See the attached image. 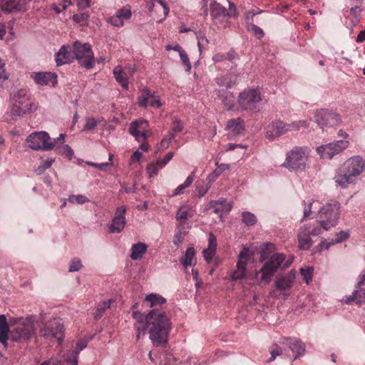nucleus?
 <instances>
[{
  "label": "nucleus",
  "mask_w": 365,
  "mask_h": 365,
  "mask_svg": "<svg viewBox=\"0 0 365 365\" xmlns=\"http://www.w3.org/2000/svg\"><path fill=\"white\" fill-rule=\"evenodd\" d=\"M180 59L182 61V63L186 66L187 71H190L191 68V64L190 62V59L185 53V51H181V53H179Z\"/></svg>",
  "instance_id": "nucleus-55"
},
{
  "label": "nucleus",
  "mask_w": 365,
  "mask_h": 365,
  "mask_svg": "<svg viewBox=\"0 0 365 365\" xmlns=\"http://www.w3.org/2000/svg\"><path fill=\"white\" fill-rule=\"evenodd\" d=\"M145 302L149 303L150 307H153L156 305H160L165 302V299L157 294H150L145 297Z\"/></svg>",
  "instance_id": "nucleus-34"
},
{
  "label": "nucleus",
  "mask_w": 365,
  "mask_h": 365,
  "mask_svg": "<svg viewBox=\"0 0 365 365\" xmlns=\"http://www.w3.org/2000/svg\"><path fill=\"white\" fill-rule=\"evenodd\" d=\"M349 237V233L345 231H341L336 235V239L333 240L331 242L327 244L326 248L328 249L331 245L339 243L346 240Z\"/></svg>",
  "instance_id": "nucleus-43"
},
{
  "label": "nucleus",
  "mask_w": 365,
  "mask_h": 365,
  "mask_svg": "<svg viewBox=\"0 0 365 365\" xmlns=\"http://www.w3.org/2000/svg\"><path fill=\"white\" fill-rule=\"evenodd\" d=\"M83 265L81 261L79 259H73L71 260L69 265V272H78L82 268Z\"/></svg>",
  "instance_id": "nucleus-49"
},
{
  "label": "nucleus",
  "mask_w": 365,
  "mask_h": 365,
  "mask_svg": "<svg viewBox=\"0 0 365 365\" xmlns=\"http://www.w3.org/2000/svg\"><path fill=\"white\" fill-rule=\"evenodd\" d=\"M29 148L34 150H51L55 145L51 141L49 135L45 131L31 133L26 139Z\"/></svg>",
  "instance_id": "nucleus-11"
},
{
  "label": "nucleus",
  "mask_w": 365,
  "mask_h": 365,
  "mask_svg": "<svg viewBox=\"0 0 365 365\" xmlns=\"http://www.w3.org/2000/svg\"><path fill=\"white\" fill-rule=\"evenodd\" d=\"M315 202V200H312L308 202H306L305 201L303 202L304 205V210H303V217L301 220L302 222L305 220L307 218L311 217L312 214V207L313 204Z\"/></svg>",
  "instance_id": "nucleus-40"
},
{
  "label": "nucleus",
  "mask_w": 365,
  "mask_h": 365,
  "mask_svg": "<svg viewBox=\"0 0 365 365\" xmlns=\"http://www.w3.org/2000/svg\"><path fill=\"white\" fill-rule=\"evenodd\" d=\"M182 130V125L180 121L178 118H174L173 119L171 128L168 132V134L170 135V138H175L176 134L180 132Z\"/></svg>",
  "instance_id": "nucleus-37"
},
{
  "label": "nucleus",
  "mask_w": 365,
  "mask_h": 365,
  "mask_svg": "<svg viewBox=\"0 0 365 365\" xmlns=\"http://www.w3.org/2000/svg\"><path fill=\"white\" fill-rule=\"evenodd\" d=\"M195 210L189 205L181 206L176 213V220L178 221L185 220L195 215Z\"/></svg>",
  "instance_id": "nucleus-30"
},
{
  "label": "nucleus",
  "mask_w": 365,
  "mask_h": 365,
  "mask_svg": "<svg viewBox=\"0 0 365 365\" xmlns=\"http://www.w3.org/2000/svg\"><path fill=\"white\" fill-rule=\"evenodd\" d=\"M9 332V328L0 329V342L4 346H7L8 334Z\"/></svg>",
  "instance_id": "nucleus-57"
},
{
  "label": "nucleus",
  "mask_w": 365,
  "mask_h": 365,
  "mask_svg": "<svg viewBox=\"0 0 365 365\" xmlns=\"http://www.w3.org/2000/svg\"><path fill=\"white\" fill-rule=\"evenodd\" d=\"M36 110V106L30 101L26 89H19L14 93L13 104L11 109L12 115L22 116L26 113Z\"/></svg>",
  "instance_id": "nucleus-6"
},
{
  "label": "nucleus",
  "mask_w": 365,
  "mask_h": 365,
  "mask_svg": "<svg viewBox=\"0 0 365 365\" xmlns=\"http://www.w3.org/2000/svg\"><path fill=\"white\" fill-rule=\"evenodd\" d=\"M284 260L285 255L282 253H275L272 255L260 269L261 281L269 283Z\"/></svg>",
  "instance_id": "nucleus-12"
},
{
  "label": "nucleus",
  "mask_w": 365,
  "mask_h": 365,
  "mask_svg": "<svg viewBox=\"0 0 365 365\" xmlns=\"http://www.w3.org/2000/svg\"><path fill=\"white\" fill-rule=\"evenodd\" d=\"M169 7L163 0H151L149 12L157 23H162L169 13Z\"/></svg>",
  "instance_id": "nucleus-17"
},
{
  "label": "nucleus",
  "mask_w": 365,
  "mask_h": 365,
  "mask_svg": "<svg viewBox=\"0 0 365 365\" xmlns=\"http://www.w3.org/2000/svg\"><path fill=\"white\" fill-rule=\"evenodd\" d=\"M197 38L198 48L200 52L201 53L202 49L206 48V46L209 43V40L204 35H198L197 36Z\"/></svg>",
  "instance_id": "nucleus-48"
},
{
  "label": "nucleus",
  "mask_w": 365,
  "mask_h": 365,
  "mask_svg": "<svg viewBox=\"0 0 365 365\" xmlns=\"http://www.w3.org/2000/svg\"><path fill=\"white\" fill-rule=\"evenodd\" d=\"M321 232L322 229L317 222L307 223L300 227L297 233L299 248L308 250L313 245L312 236H317Z\"/></svg>",
  "instance_id": "nucleus-9"
},
{
  "label": "nucleus",
  "mask_w": 365,
  "mask_h": 365,
  "mask_svg": "<svg viewBox=\"0 0 365 365\" xmlns=\"http://www.w3.org/2000/svg\"><path fill=\"white\" fill-rule=\"evenodd\" d=\"M113 75L116 81L124 88L128 89V81L124 75V71L121 66H117L113 69Z\"/></svg>",
  "instance_id": "nucleus-31"
},
{
  "label": "nucleus",
  "mask_w": 365,
  "mask_h": 365,
  "mask_svg": "<svg viewBox=\"0 0 365 365\" xmlns=\"http://www.w3.org/2000/svg\"><path fill=\"white\" fill-rule=\"evenodd\" d=\"M296 278V272L294 270H291L287 274L279 277L275 281V287L281 290H289L292 287Z\"/></svg>",
  "instance_id": "nucleus-25"
},
{
  "label": "nucleus",
  "mask_w": 365,
  "mask_h": 365,
  "mask_svg": "<svg viewBox=\"0 0 365 365\" xmlns=\"http://www.w3.org/2000/svg\"><path fill=\"white\" fill-rule=\"evenodd\" d=\"M269 353L271 357L267 360V362L274 361L277 356H280L283 354V350L281 346L277 344H274L269 347Z\"/></svg>",
  "instance_id": "nucleus-38"
},
{
  "label": "nucleus",
  "mask_w": 365,
  "mask_h": 365,
  "mask_svg": "<svg viewBox=\"0 0 365 365\" xmlns=\"http://www.w3.org/2000/svg\"><path fill=\"white\" fill-rule=\"evenodd\" d=\"M173 139L174 138H170V135L168 134V135L161 140L160 146L164 149L168 148Z\"/></svg>",
  "instance_id": "nucleus-63"
},
{
  "label": "nucleus",
  "mask_w": 365,
  "mask_h": 365,
  "mask_svg": "<svg viewBox=\"0 0 365 365\" xmlns=\"http://www.w3.org/2000/svg\"><path fill=\"white\" fill-rule=\"evenodd\" d=\"M341 302L347 304L353 302L357 304L365 303V270L361 272L358 277L356 289L351 295L344 297Z\"/></svg>",
  "instance_id": "nucleus-15"
},
{
  "label": "nucleus",
  "mask_w": 365,
  "mask_h": 365,
  "mask_svg": "<svg viewBox=\"0 0 365 365\" xmlns=\"http://www.w3.org/2000/svg\"><path fill=\"white\" fill-rule=\"evenodd\" d=\"M232 207V203L227 202L225 198H220L218 200L211 201L210 203V208H212L213 212L220 216L221 220H222V215L229 212Z\"/></svg>",
  "instance_id": "nucleus-27"
},
{
  "label": "nucleus",
  "mask_w": 365,
  "mask_h": 365,
  "mask_svg": "<svg viewBox=\"0 0 365 365\" xmlns=\"http://www.w3.org/2000/svg\"><path fill=\"white\" fill-rule=\"evenodd\" d=\"M113 302L112 299H108L107 301H104L102 304H100L97 307V312L96 314V317H100L101 314L107 309L110 308L111 304Z\"/></svg>",
  "instance_id": "nucleus-47"
},
{
  "label": "nucleus",
  "mask_w": 365,
  "mask_h": 365,
  "mask_svg": "<svg viewBox=\"0 0 365 365\" xmlns=\"http://www.w3.org/2000/svg\"><path fill=\"white\" fill-rule=\"evenodd\" d=\"M78 351H70L64 360L68 365H78Z\"/></svg>",
  "instance_id": "nucleus-42"
},
{
  "label": "nucleus",
  "mask_w": 365,
  "mask_h": 365,
  "mask_svg": "<svg viewBox=\"0 0 365 365\" xmlns=\"http://www.w3.org/2000/svg\"><path fill=\"white\" fill-rule=\"evenodd\" d=\"M108 22L116 27H121L124 24V21L122 20L120 17L116 16L115 14L109 18Z\"/></svg>",
  "instance_id": "nucleus-53"
},
{
  "label": "nucleus",
  "mask_w": 365,
  "mask_h": 365,
  "mask_svg": "<svg viewBox=\"0 0 365 365\" xmlns=\"http://www.w3.org/2000/svg\"><path fill=\"white\" fill-rule=\"evenodd\" d=\"M218 97L227 109L230 110L233 107L234 96L230 91L227 90L218 91Z\"/></svg>",
  "instance_id": "nucleus-33"
},
{
  "label": "nucleus",
  "mask_w": 365,
  "mask_h": 365,
  "mask_svg": "<svg viewBox=\"0 0 365 365\" xmlns=\"http://www.w3.org/2000/svg\"><path fill=\"white\" fill-rule=\"evenodd\" d=\"M340 205L337 202L327 203L318 212L319 222H317L322 230H328L334 227L339 219Z\"/></svg>",
  "instance_id": "nucleus-4"
},
{
  "label": "nucleus",
  "mask_w": 365,
  "mask_h": 365,
  "mask_svg": "<svg viewBox=\"0 0 365 365\" xmlns=\"http://www.w3.org/2000/svg\"><path fill=\"white\" fill-rule=\"evenodd\" d=\"M282 344L289 347V349L295 354L294 360L304 355L305 351V344L297 338H284L279 341Z\"/></svg>",
  "instance_id": "nucleus-21"
},
{
  "label": "nucleus",
  "mask_w": 365,
  "mask_h": 365,
  "mask_svg": "<svg viewBox=\"0 0 365 365\" xmlns=\"http://www.w3.org/2000/svg\"><path fill=\"white\" fill-rule=\"evenodd\" d=\"M133 317L135 319L136 322L134 327L137 331L136 338L138 340L140 338L141 334H143L146 330V325L145 322L144 314L140 312L135 311L133 312Z\"/></svg>",
  "instance_id": "nucleus-29"
},
{
  "label": "nucleus",
  "mask_w": 365,
  "mask_h": 365,
  "mask_svg": "<svg viewBox=\"0 0 365 365\" xmlns=\"http://www.w3.org/2000/svg\"><path fill=\"white\" fill-rule=\"evenodd\" d=\"M311 120H297V125L299 128V130L301 128H307L310 125Z\"/></svg>",
  "instance_id": "nucleus-64"
},
{
  "label": "nucleus",
  "mask_w": 365,
  "mask_h": 365,
  "mask_svg": "<svg viewBox=\"0 0 365 365\" xmlns=\"http://www.w3.org/2000/svg\"><path fill=\"white\" fill-rule=\"evenodd\" d=\"M242 222L247 226L253 225L257 222L256 216L250 212H243L242 213Z\"/></svg>",
  "instance_id": "nucleus-39"
},
{
  "label": "nucleus",
  "mask_w": 365,
  "mask_h": 365,
  "mask_svg": "<svg viewBox=\"0 0 365 365\" xmlns=\"http://www.w3.org/2000/svg\"><path fill=\"white\" fill-rule=\"evenodd\" d=\"M349 146V140H339L320 145L317 148V152L322 159L331 160L335 155L340 154Z\"/></svg>",
  "instance_id": "nucleus-13"
},
{
  "label": "nucleus",
  "mask_w": 365,
  "mask_h": 365,
  "mask_svg": "<svg viewBox=\"0 0 365 365\" xmlns=\"http://www.w3.org/2000/svg\"><path fill=\"white\" fill-rule=\"evenodd\" d=\"M250 29L254 33V34L259 38H262L264 36V32L262 29L256 25L252 24Z\"/></svg>",
  "instance_id": "nucleus-61"
},
{
  "label": "nucleus",
  "mask_w": 365,
  "mask_h": 365,
  "mask_svg": "<svg viewBox=\"0 0 365 365\" xmlns=\"http://www.w3.org/2000/svg\"><path fill=\"white\" fill-rule=\"evenodd\" d=\"M195 254V251L193 247H189L187 249L185 257L181 259V263L185 267L192 265Z\"/></svg>",
  "instance_id": "nucleus-35"
},
{
  "label": "nucleus",
  "mask_w": 365,
  "mask_h": 365,
  "mask_svg": "<svg viewBox=\"0 0 365 365\" xmlns=\"http://www.w3.org/2000/svg\"><path fill=\"white\" fill-rule=\"evenodd\" d=\"M11 323L14 327L10 331L12 341L27 343L33 338H36L38 321L35 315L14 318Z\"/></svg>",
  "instance_id": "nucleus-3"
},
{
  "label": "nucleus",
  "mask_w": 365,
  "mask_h": 365,
  "mask_svg": "<svg viewBox=\"0 0 365 365\" xmlns=\"http://www.w3.org/2000/svg\"><path fill=\"white\" fill-rule=\"evenodd\" d=\"M91 0H77V6L80 9H85L90 7Z\"/></svg>",
  "instance_id": "nucleus-62"
},
{
  "label": "nucleus",
  "mask_w": 365,
  "mask_h": 365,
  "mask_svg": "<svg viewBox=\"0 0 365 365\" xmlns=\"http://www.w3.org/2000/svg\"><path fill=\"white\" fill-rule=\"evenodd\" d=\"M0 8L5 13L24 12L27 10L26 4L19 0H0Z\"/></svg>",
  "instance_id": "nucleus-23"
},
{
  "label": "nucleus",
  "mask_w": 365,
  "mask_h": 365,
  "mask_svg": "<svg viewBox=\"0 0 365 365\" xmlns=\"http://www.w3.org/2000/svg\"><path fill=\"white\" fill-rule=\"evenodd\" d=\"M74 59H77L78 63L86 69H91L95 65L94 55L91 45L88 43H81L76 41L73 44Z\"/></svg>",
  "instance_id": "nucleus-8"
},
{
  "label": "nucleus",
  "mask_w": 365,
  "mask_h": 365,
  "mask_svg": "<svg viewBox=\"0 0 365 365\" xmlns=\"http://www.w3.org/2000/svg\"><path fill=\"white\" fill-rule=\"evenodd\" d=\"M148 130V123L144 120L133 122L129 128V133L133 135L138 142L146 140Z\"/></svg>",
  "instance_id": "nucleus-20"
},
{
  "label": "nucleus",
  "mask_w": 365,
  "mask_h": 365,
  "mask_svg": "<svg viewBox=\"0 0 365 365\" xmlns=\"http://www.w3.org/2000/svg\"><path fill=\"white\" fill-rule=\"evenodd\" d=\"M163 166H160V163H158V160L155 163L149 164L147 167V173L149 178H153L158 175L160 169Z\"/></svg>",
  "instance_id": "nucleus-41"
},
{
  "label": "nucleus",
  "mask_w": 365,
  "mask_h": 365,
  "mask_svg": "<svg viewBox=\"0 0 365 365\" xmlns=\"http://www.w3.org/2000/svg\"><path fill=\"white\" fill-rule=\"evenodd\" d=\"M63 325L58 319H53L39 326V335L47 339H56L61 342L63 337Z\"/></svg>",
  "instance_id": "nucleus-14"
},
{
  "label": "nucleus",
  "mask_w": 365,
  "mask_h": 365,
  "mask_svg": "<svg viewBox=\"0 0 365 365\" xmlns=\"http://www.w3.org/2000/svg\"><path fill=\"white\" fill-rule=\"evenodd\" d=\"M68 200L71 203H78V204H83L86 202H88L90 200L86 196L83 195H73L69 196Z\"/></svg>",
  "instance_id": "nucleus-44"
},
{
  "label": "nucleus",
  "mask_w": 365,
  "mask_h": 365,
  "mask_svg": "<svg viewBox=\"0 0 365 365\" xmlns=\"http://www.w3.org/2000/svg\"><path fill=\"white\" fill-rule=\"evenodd\" d=\"M244 128V120L241 118L229 120L226 125V129L228 131V136L230 138H234L241 134Z\"/></svg>",
  "instance_id": "nucleus-28"
},
{
  "label": "nucleus",
  "mask_w": 365,
  "mask_h": 365,
  "mask_svg": "<svg viewBox=\"0 0 365 365\" xmlns=\"http://www.w3.org/2000/svg\"><path fill=\"white\" fill-rule=\"evenodd\" d=\"M97 125V121L93 118H90L86 120V123L83 127V130H93Z\"/></svg>",
  "instance_id": "nucleus-56"
},
{
  "label": "nucleus",
  "mask_w": 365,
  "mask_h": 365,
  "mask_svg": "<svg viewBox=\"0 0 365 365\" xmlns=\"http://www.w3.org/2000/svg\"><path fill=\"white\" fill-rule=\"evenodd\" d=\"M141 93L142 95L138 99L140 106L145 108L148 104L153 108H160L162 106L160 96L156 95L155 91H151L149 88H144L141 91Z\"/></svg>",
  "instance_id": "nucleus-19"
},
{
  "label": "nucleus",
  "mask_w": 365,
  "mask_h": 365,
  "mask_svg": "<svg viewBox=\"0 0 365 365\" xmlns=\"http://www.w3.org/2000/svg\"><path fill=\"white\" fill-rule=\"evenodd\" d=\"M262 101V96L259 88H248L240 93L237 103L241 109L253 111Z\"/></svg>",
  "instance_id": "nucleus-10"
},
{
  "label": "nucleus",
  "mask_w": 365,
  "mask_h": 365,
  "mask_svg": "<svg viewBox=\"0 0 365 365\" xmlns=\"http://www.w3.org/2000/svg\"><path fill=\"white\" fill-rule=\"evenodd\" d=\"M215 252H216V250L209 249V248L205 249L202 251V255H203V257H204L205 260L207 263H210L212 262L214 256L215 255Z\"/></svg>",
  "instance_id": "nucleus-51"
},
{
  "label": "nucleus",
  "mask_w": 365,
  "mask_h": 365,
  "mask_svg": "<svg viewBox=\"0 0 365 365\" xmlns=\"http://www.w3.org/2000/svg\"><path fill=\"white\" fill-rule=\"evenodd\" d=\"M174 153L169 152L163 159H158V163H160V166H165L173 157Z\"/></svg>",
  "instance_id": "nucleus-60"
},
{
  "label": "nucleus",
  "mask_w": 365,
  "mask_h": 365,
  "mask_svg": "<svg viewBox=\"0 0 365 365\" xmlns=\"http://www.w3.org/2000/svg\"><path fill=\"white\" fill-rule=\"evenodd\" d=\"M62 153L65 155L68 159H71L74 155L73 150L68 145H63L62 146Z\"/></svg>",
  "instance_id": "nucleus-59"
},
{
  "label": "nucleus",
  "mask_w": 365,
  "mask_h": 365,
  "mask_svg": "<svg viewBox=\"0 0 365 365\" xmlns=\"http://www.w3.org/2000/svg\"><path fill=\"white\" fill-rule=\"evenodd\" d=\"M186 232L185 231H178L173 237V243L176 246H180L184 240Z\"/></svg>",
  "instance_id": "nucleus-50"
},
{
  "label": "nucleus",
  "mask_w": 365,
  "mask_h": 365,
  "mask_svg": "<svg viewBox=\"0 0 365 365\" xmlns=\"http://www.w3.org/2000/svg\"><path fill=\"white\" fill-rule=\"evenodd\" d=\"M215 165H217V168L215 170H213V171H214V173H215V174L217 175H218V177L225 170L230 169V165L229 164H224V163L220 164L218 162H216Z\"/></svg>",
  "instance_id": "nucleus-54"
},
{
  "label": "nucleus",
  "mask_w": 365,
  "mask_h": 365,
  "mask_svg": "<svg viewBox=\"0 0 365 365\" xmlns=\"http://www.w3.org/2000/svg\"><path fill=\"white\" fill-rule=\"evenodd\" d=\"M31 77L40 86H54L57 83V76L51 72H33Z\"/></svg>",
  "instance_id": "nucleus-22"
},
{
  "label": "nucleus",
  "mask_w": 365,
  "mask_h": 365,
  "mask_svg": "<svg viewBox=\"0 0 365 365\" xmlns=\"http://www.w3.org/2000/svg\"><path fill=\"white\" fill-rule=\"evenodd\" d=\"M249 252L250 250L247 247H244L240 251L237 257L236 269L231 272L230 275L232 281L240 280L245 277Z\"/></svg>",
  "instance_id": "nucleus-16"
},
{
  "label": "nucleus",
  "mask_w": 365,
  "mask_h": 365,
  "mask_svg": "<svg viewBox=\"0 0 365 365\" xmlns=\"http://www.w3.org/2000/svg\"><path fill=\"white\" fill-rule=\"evenodd\" d=\"M74 61L73 49L69 46H63L56 54V62L57 66L70 63Z\"/></svg>",
  "instance_id": "nucleus-26"
},
{
  "label": "nucleus",
  "mask_w": 365,
  "mask_h": 365,
  "mask_svg": "<svg viewBox=\"0 0 365 365\" xmlns=\"http://www.w3.org/2000/svg\"><path fill=\"white\" fill-rule=\"evenodd\" d=\"M88 14L83 12L73 15L72 19L76 23H83L88 21Z\"/></svg>",
  "instance_id": "nucleus-52"
},
{
  "label": "nucleus",
  "mask_w": 365,
  "mask_h": 365,
  "mask_svg": "<svg viewBox=\"0 0 365 365\" xmlns=\"http://www.w3.org/2000/svg\"><path fill=\"white\" fill-rule=\"evenodd\" d=\"M125 213L126 207L125 205L116 208L115 215L108 226V230L110 233H120L124 229L126 224Z\"/></svg>",
  "instance_id": "nucleus-18"
},
{
  "label": "nucleus",
  "mask_w": 365,
  "mask_h": 365,
  "mask_svg": "<svg viewBox=\"0 0 365 365\" xmlns=\"http://www.w3.org/2000/svg\"><path fill=\"white\" fill-rule=\"evenodd\" d=\"M307 160V149L302 147H295L287 153L282 166L289 170L302 172L306 168Z\"/></svg>",
  "instance_id": "nucleus-5"
},
{
  "label": "nucleus",
  "mask_w": 365,
  "mask_h": 365,
  "mask_svg": "<svg viewBox=\"0 0 365 365\" xmlns=\"http://www.w3.org/2000/svg\"><path fill=\"white\" fill-rule=\"evenodd\" d=\"M193 180H194V176H193V173H192L190 175H189L186 178L185 181L182 184L178 185L176 187V189L173 192V195H178L183 193L184 190L185 188L188 187L192 183Z\"/></svg>",
  "instance_id": "nucleus-36"
},
{
  "label": "nucleus",
  "mask_w": 365,
  "mask_h": 365,
  "mask_svg": "<svg viewBox=\"0 0 365 365\" xmlns=\"http://www.w3.org/2000/svg\"><path fill=\"white\" fill-rule=\"evenodd\" d=\"M217 239L212 232H210L208 238L207 248L216 250L217 248Z\"/></svg>",
  "instance_id": "nucleus-58"
},
{
  "label": "nucleus",
  "mask_w": 365,
  "mask_h": 365,
  "mask_svg": "<svg viewBox=\"0 0 365 365\" xmlns=\"http://www.w3.org/2000/svg\"><path fill=\"white\" fill-rule=\"evenodd\" d=\"M146 331L153 345L157 347H165L168 341V336L172 329L170 318L165 312L151 309L144 315Z\"/></svg>",
  "instance_id": "nucleus-1"
},
{
  "label": "nucleus",
  "mask_w": 365,
  "mask_h": 365,
  "mask_svg": "<svg viewBox=\"0 0 365 365\" xmlns=\"http://www.w3.org/2000/svg\"><path fill=\"white\" fill-rule=\"evenodd\" d=\"M365 171V160L360 155L346 159L336 170L334 178L337 185L342 188L354 183L357 178Z\"/></svg>",
  "instance_id": "nucleus-2"
},
{
  "label": "nucleus",
  "mask_w": 365,
  "mask_h": 365,
  "mask_svg": "<svg viewBox=\"0 0 365 365\" xmlns=\"http://www.w3.org/2000/svg\"><path fill=\"white\" fill-rule=\"evenodd\" d=\"M115 15L120 17L122 20L125 21L129 19L131 17L132 13L129 8L124 7L117 11Z\"/></svg>",
  "instance_id": "nucleus-46"
},
{
  "label": "nucleus",
  "mask_w": 365,
  "mask_h": 365,
  "mask_svg": "<svg viewBox=\"0 0 365 365\" xmlns=\"http://www.w3.org/2000/svg\"><path fill=\"white\" fill-rule=\"evenodd\" d=\"M288 132L287 123L278 120L267 127L266 137L269 139L278 138Z\"/></svg>",
  "instance_id": "nucleus-24"
},
{
  "label": "nucleus",
  "mask_w": 365,
  "mask_h": 365,
  "mask_svg": "<svg viewBox=\"0 0 365 365\" xmlns=\"http://www.w3.org/2000/svg\"><path fill=\"white\" fill-rule=\"evenodd\" d=\"M301 274L307 284H309L312 280L313 268H302L300 269Z\"/></svg>",
  "instance_id": "nucleus-45"
},
{
  "label": "nucleus",
  "mask_w": 365,
  "mask_h": 365,
  "mask_svg": "<svg viewBox=\"0 0 365 365\" xmlns=\"http://www.w3.org/2000/svg\"><path fill=\"white\" fill-rule=\"evenodd\" d=\"M147 250V246L143 242L135 244L131 247L130 258L133 260L140 259Z\"/></svg>",
  "instance_id": "nucleus-32"
},
{
  "label": "nucleus",
  "mask_w": 365,
  "mask_h": 365,
  "mask_svg": "<svg viewBox=\"0 0 365 365\" xmlns=\"http://www.w3.org/2000/svg\"><path fill=\"white\" fill-rule=\"evenodd\" d=\"M313 118L314 122L322 130L336 128L342 123V118L339 113L326 108L316 110Z\"/></svg>",
  "instance_id": "nucleus-7"
}]
</instances>
